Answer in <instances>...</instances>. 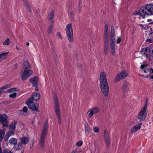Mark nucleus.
<instances>
[{
	"label": "nucleus",
	"mask_w": 153,
	"mask_h": 153,
	"mask_svg": "<svg viewBox=\"0 0 153 153\" xmlns=\"http://www.w3.org/2000/svg\"><path fill=\"white\" fill-rule=\"evenodd\" d=\"M128 75V74L126 71L125 70L123 71L117 75L115 79L116 82H118L121 79L125 78Z\"/></svg>",
	"instance_id": "6e6552de"
},
{
	"label": "nucleus",
	"mask_w": 153,
	"mask_h": 153,
	"mask_svg": "<svg viewBox=\"0 0 153 153\" xmlns=\"http://www.w3.org/2000/svg\"><path fill=\"white\" fill-rule=\"evenodd\" d=\"M54 24V21L53 20L52 21L49 26L48 30V33L49 34H51L52 33V29H53V27Z\"/></svg>",
	"instance_id": "412c9836"
},
{
	"label": "nucleus",
	"mask_w": 153,
	"mask_h": 153,
	"mask_svg": "<svg viewBox=\"0 0 153 153\" xmlns=\"http://www.w3.org/2000/svg\"><path fill=\"white\" fill-rule=\"evenodd\" d=\"M150 76L151 79H153V75H152Z\"/></svg>",
	"instance_id": "680f3d73"
},
{
	"label": "nucleus",
	"mask_w": 153,
	"mask_h": 153,
	"mask_svg": "<svg viewBox=\"0 0 153 153\" xmlns=\"http://www.w3.org/2000/svg\"><path fill=\"white\" fill-rule=\"evenodd\" d=\"M100 86L102 93L105 97L108 96L109 93V88L106 75L104 72L100 74Z\"/></svg>",
	"instance_id": "f257e3e1"
},
{
	"label": "nucleus",
	"mask_w": 153,
	"mask_h": 153,
	"mask_svg": "<svg viewBox=\"0 0 153 153\" xmlns=\"http://www.w3.org/2000/svg\"><path fill=\"white\" fill-rule=\"evenodd\" d=\"M17 88H12L10 89H9L8 90L7 92H9V93H10L11 92H13L15 91H17Z\"/></svg>",
	"instance_id": "f704fd0d"
},
{
	"label": "nucleus",
	"mask_w": 153,
	"mask_h": 153,
	"mask_svg": "<svg viewBox=\"0 0 153 153\" xmlns=\"http://www.w3.org/2000/svg\"><path fill=\"white\" fill-rule=\"evenodd\" d=\"M20 142L23 145H25L27 144L29 142V138L27 137H23L19 138Z\"/></svg>",
	"instance_id": "ddd939ff"
},
{
	"label": "nucleus",
	"mask_w": 153,
	"mask_h": 153,
	"mask_svg": "<svg viewBox=\"0 0 153 153\" xmlns=\"http://www.w3.org/2000/svg\"><path fill=\"white\" fill-rule=\"evenodd\" d=\"M153 12V4H147L144 8H141L138 11V14L144 18L146 16L151 15Z\"/></svg>",
	"instance_id": "7ed1b4c3"
},
{
	"label": "nucleus",
	"mask_w": 153,
	"mask_h": 153,
	"mask_svg": "<svg viewBox=\"0 0 153 153\" xmlns=\"http://www.w3.org/2000/svg\"><path fill=\"white\" fill-rule=\"evenodd\" d=\"M105 29L104 31V34L105 35H107L108 34V25L107 24L105 25Z\"/></svg>",
	"instance_id": "72a5a7b5"
},
{
	"label": "nucleus",
	"mask_w": 153,
	"mask_h": 153,
	"mask_svg": "<svg viewBox=\"0 0 153 153\" xmlns=\"http://www.w3.org/2000/svg\"><path fill=\"white\" fill-rule=\"evenodd\" d=\"M99 111V109L98 107H94L89 110L87 114L89 117H92L94 114H96Z\"/></svg>",
	"instance_id": "9d476101"
},
{
	"label": "nucleus",
	"mask_w": 153,
	"mask_h": 153,
	"mask_svg": "<svg viewBox=\"0 0 153 153\" xmlns=\"http://www.w3.org/2000/svg\"><path fill=\"white\" fill-rule=\"evenodd\" d=\"M123 87L124 88H126V83H124L123 86Z\"/></svg>",
	"instance_id": "13d9d810"
},
{
	"label": "nucleus",
	"mask_w": 153,
	"mask_h": 153,
	"mask_svg": "<svg viewBox=\"0 0 153 153\" xmlns=\"http://www.w3.org/2000/svg\"><path fill=\"white\" fill-rule=\"evenodd\" d=\"M146 105H144L142 108L141 111L138 113L137 115L138 119L142 122L146 118Z\"/></svg>",
	"instance_id": "423d86ee"
},
{
	"label": "nucleus",
	"mask_w": 153,
	"mask_h": 153,
	"mask_svg": "<svg viewBox=\"0 0 153 153\" xmlns=\"http://www.w3.org/2000/svg\"><path fill=\"white\" fill-rule=\"evenodd\" d=\"M36 88H35V90L36 91H39V88L37 87V86L36 87H35Z\"/></svg>",
	"instance_id": "bf43d9fd"
},
{
	"label": "nucleus",
	"mask_w": 153,
	"mask_h": 153,
	"mask_svg": "<svg viewBox=\"0 0 153 153\" xmlns=\"http://www.w3.org/2000/svg\"><path fill=\"white\" fill-rule=\"evenodd\" d=\"M26 45L27 46H29V43L28 42H27V43H26Z\"/></svg>",
	"instance_id": "052dcab7"
},
{
	"label": "nucleus",
	"mask_w": 153,
	"mask_h": 153,
	"mask_svg": "<svg viewBox=\"0 0 153 153\" xmlns=\"http://www.w3.org/2000/svg\"><path fill=\"white\" fill-rule=\"evenodd\" d=\"M48 120H46L45 121L43 129L42 131V133L41 134L39 140V144L42 148L44 146L45 138L48 132Z\"/></svg>",
	"instance_id": "20e7f679"
},
{
	"label": "nucleus",
	"mask_w": 153,
	"mask_h": 153,
	"mask_svg": "<svg viewBox=\"0 0 153 153\" xmlns=\"http://www.w3.org/2000/svg\"><path fill=\"white\" fill-rule=\"evenodd\" d=\"M5 132L3 130H0V135L4 136Z\"/></svg>",
	"instance_id": "c03bdc74"
},
{
	"label": "nucleus",
	"mask_w": 153,
	"mask_h": 153,
	"mask_svg": "<svg viewBox=\"0 0 153 153\" xmlns=\"http://www.w3.org/2000/svg\"><path fill=\"white\" fill-rule=\"evenodd\" d=\"M8 116L7 115L5 114H3L1 115L0 114V122H1L2 121L6 120L7 119Z\"/></svg>",
	"instance_id": "393cba45"
},
{
	"label": "nucleus",
	"mask_w": 153,
	"mask_h": 153,
	"mask_svg": "<svg viewBox=\"0 0 153 153\" xmlns=\"http://www.w3.org/2000/svg\"><path fill=\"white\" fill-rule=\"evenodd\" d=\"M147 66V65H141L140 66V68H141V71L142 72L148 73L149 72V68H148Z\"/></svg>",
	"instance_id": "f3484780"
},
{
	"label": "nucleus",
	"mask_w": 153,
	"mask_h": 153,
	"mask_svg": "<svg viewBox=\"0 0 153 153\" xmlns=\"http://www.w3.org/2000/svg\"><path fill=\"white\" fill-rule=\"evenodd\" d=\"M17 123L16 121H13L11 123L9 126V129L12 130H14L15 129L16 125Z\"/></svg>",
	"instance_id": "6ab92c4d"
},
{
	"label": "nucleus",
	"mask_w": 153,
	"mask_h": 153,
	"mask_svg": "<svg viewBox=\"0 0 153 153\" xmlns=\"http://www.w3.org/2000/svg\"><path fill=\"white\" fill-rule=\"evenodd\" d=\"M150 50L149 48L146 47L145 48H142L141 50V53L142 55L145 56L147 57L148 55L149 54Z\"/></svg>",
	"instance_id": "4468645a"
},
{
	"label": "nucleus",
	"mask_w": 153,
	"mask_h": 153,
	"mask_svg": "<svg viewBox=\"0 0 153 153\" xmlns=\"http://www.w3.org/2000/svg\"><path fill=\"white\" fill-rule=\"evenodd\" d=\"M38 81V78L36 76L30 79V82L33 84L34 87H36L37 86V83Z\"/></svg>",
	"instance_id": "dca6fc26"
},
{
	"label": "nucleus",
	"mask_w": 153,
	"mask_h": 153,
	"mask_svg": "<svg viewBox=\"0 0 153 153\" xmlns=\"http://www.w3.org/2000/svg\"><path fill=\"white\" fill-rule=\"evenodd\" d=\"M22 70L21 72V79L25 80L28 78L33 74V71L30 70V65L27 60L24 61L22 64Z\"/></svg>",
	"instance_id": "f03ea898"
},
{
	"label": "nucleus",
	"mask_w": 153,
	"mask_h": 153,
	"mask_svg": "<svg viewBox=\"0 0 153 153\" xmlns=\"http://www.w3.org/2000/svg\"><path fill=\"white\" fill-rule=\"evenodd\" d=\"M54 15V12L52 10L50 12L48 15V19L50 20H52L53 19Z\"/></svg>",
	"instance_id": "cd10ccee"
},
{
	"label": "nucleus",
	"mask_w": 153,
	"mask_h": 153,
	"mask_svg": "<svg viewBox=\"0 0 153 153\" xmlns=\"http://www.w3.org/2000/svg\"><path fill=\"white\" fill-rule=\"evenodd\" d=\"M23 145L19 142L17 145H15L13 147L14 149L16 151L21 150L23 147Z\"/></svg>",
	"instance_id": "a211bd4d"
},
{
	"label": "nucleus",
	"mask_w": 153,
	"mask_h": 153,
	"mask_svg": "<svg viewBox=\"0 0 153 153\" xmlns=\"http://www.w3.org/2000/svg\"><path fill=\"white\" fill-rule=\"evenodd\" d=\"M40 98V94L36 92H34L33 94L32 97H30L28 100L33 101V100H34L35 101H37L39 100Z\"/></svg>",
	"instance_id": "f8f14e48"
},
{
	"label": "nucleus",
	"mask_w": 153,
	"mask_h": 153,
	"mask_svg": "<svg viewBox=\"0 0 153 153\" xmlns=\"http://www.w3.org/2000/svg\"><path fill=\"white\" fill-rule=\"evenodd\" d=\"M55 56H56V57L55 56H54L55 62L56 63H57V62H58V58L56 57V55Z\"/></svg>",
	"instance_id": "de8ad7c7"
},
{
	"label": "nucleus",
	"mask_w": 153,
	"mask_h": 153,
	"mask_svg": "<svg viewBox=\"0 0 153 153\" xmlns=\"http://www.w3.org/2000/svg\"><path fill=\"white\" fill-rule=\"evenodd\" d=\"M110 48L111 50V53L113 55H114L115 45V43H110Z\"/></svg>",
	"instance_id": "4be33fe9"
},
{
	"label": "nucleus",
	"mask_w": 153,
	"mask_h": 153,
	"mask_svg": "<svg viewBox=\"0 0 153 153\" xmlns=\"http://www.w3.org/2000/svg\"><path fill=\"white\" fill-rule=\"evenodd\" d=\"M83 143V142L82 141L79 140L76 143V145L78 146H81Z\"/></svg>",
	"instance_id": "58836bf2"
},
{
	"label": "nucleus",
	"mask_w": 153,
	"mask_h": 153,
	"mask_svg": "<svg viewBox=\"0 0 153 153\" xmlns=\"http://www.w3.org/2000/svg\"><path fill=\"white\" fill-rule=\"evenodd\" d=\"M152 52L153 53V50H152Z\"/></svg>",
	"instance_id": "338daca9"
},
{
	"label": "nucleus",
	"mask_w": 153,
	"mask_h": 153,
	"mask_svg": "<svg viewBox=\"0 0 153 153\" xmlns=\"http://www.w3.org/2000/svg\"><path fill=\"white\" fill-rule=\"evenodd\" d=\"M9 137H6V136H5V137L4 139V140L5 141H7L8 140V138Z\"/></svg>",
	"instance_id": "603ef678"
},
{
	"label": "nucleus",
	"mask_w": 153,
	"mask_h": 153,
	"mask_svg": "<svg viewBox=\"0 0 153 153\" xmlns=\"http://www.w3.org/2000/svg\"><path fill=\"white\" fill-rule=\"evenodd\" d=\"M108 49V47L107 46H105L104 49V52L105 54H106L107 53V51Z\"/></svg>",
	"instance_id": "a19ab883"
},
{
	"label": "nucleus",
	"mask_w": 153,
	"mask_h": 153,
	"mask_svg": "<svg viewBox=\"0 0 153 153\" xmlns=\"http://www.w3.org/2000/svg\"><path fill=\"white\" fill-rule=\"evenodd\" d=\"M115 30L114 28V26H112L111 27V34L112 35H115Z\"/></svg>",
	"instance_id": "c9c22d12"
},
{
	"label": "nucleus",
	"mask_w": 153,
	"mask_h": 153,
	"mask_svg": "<svg viewBox=\"0 0 153 153\" xmlns=\"http://www.w3.org/2000/svg\"><path fill=\"white\" fill-rule=\"evenodd\" d=\"M65 31L67 38L70 42H73V30L72 24L69 23L66 26Z\"/></svg>",
	"instance_id": "39448f33"
},
{
	"label": "nucleus",
	"mask_w": 153,
	"mask_h": 153,
	"mask_svg": "<svg viewBox=\"0 0 153 153\" xmlns=\"http://www.w3.org/2000/svg\"><path fill=\"white\" fill-rule=\"evenodd\" d=\"M104 134L106 145L108 146L110 145V136L108 133L105 130H104Z\"/></svg>",
	"instance_id": "9b49d317"
},
{
	"label": "nucleus",
	"mask_w": 153,
	"mask_h": 153,
	"mask_svg": "<svg viewBox=\"0 0 153 153\" xmlns=\"http://www.w3.org/2000/svg\"><path fill=\"white\" fill-rule=\"evenodd\" d=\"M16 96V93H14L13 94H10L9 95V97L10 98H15Z\"/></svg>",
	"instance_id": "ea45409f"
},
{
	"label": "nucleus",
	"mask_w": 153,
	"mask_h": 153,
	"mask_svg": "<svg viewBox=\"0 0 153 153\" xmlns=\"http://www.w3.org/2000/svg\"><path fill=\"white\" fill-rule=\"evenodd\" d=\"M85 133L87 134V135H88L91 130L90 127L87 123H86L85 124Z\"/></svg>",
	"instance_id": "5701e85b"
},
{
	"label": "nucleus",
	"mask_w": 153,
	"mask_h": 153,
	"mask_svg": "<svg viewBox=\"0 0 153 153\" xmlns=\"http://www.w3.org/2000/svg\"><path fill=\"white\" fill-rule=\"evenodd\" d=\"M26 7H27L28 11L29 12H31V9L29 5L28 4H26Z\"/></svg>",
	"instance_id": "37998d69"
},
{
	"label": "nucleus",
	"mask_w": 153,
	"mask_h": 153,
	"mask_svg": "<svg viewBox=\"0 0 153 153\" xmlns=\"http://www.w3.org/2000/svg\"><path fill=\"white\" fill-rule=\"evenodd\" d=\"M93 131L95 133H97L99 131V128L97 127H95L93 128Z\"/></svg>",
	"instance_id": "4c0bfd02"
},
{
	"label": "nucleus",
	"mask_w": 153,
	"mask_h": 153,
	"mask_svg": "<svg viewBox=\"0 0 153 153\" xmlns=\"http://www.w3.org/2000/svg\"><path fill=\"white\" fill-rule=\"evenodd\" d=\"M16 48L18 50H21V48L19 47H18L17 46H16Z\"/></svg>",
	"instance_id": "4d7b16f0"
},
{
	"label": "nucleus",
	"mask_w": 153,
	"mask_h": 153,
	"mask_svg": "<svg viewBox=\"0 0 153 153\" xmlns=\"http://www.w3.org/2000/svg\"><path fill=\"white\" fill-rule=\"evenodd\" d=\"M114 35H110V43H115V39Z\"/></svg>",
	"instance_id": "c756f323"
},
{
	"label": "nucleus",
	"mask_w": 153,
	"mask_h": 153,
	"mask_svg": "<svg viewBox=\"0 0 153 153\" xmlns=\"http://www.w3.org/2000/svg\"><path fill=\"white\" fill-rule=\"evenodd\" d=\"M9 52H4L0 54V61H1L3 59H5L6 56Z\"/></svg>",
	"instance_id": "b1692460"
},
{
	"label": "nucleus",
	"mask_w": 153,
	"mask_h": 153,
	"mask_svg": "<svg viewBox=\"0 0 153 153\" xmlns=\"http://www.w3.org/2000/svg\"><path fill=\"white\" fill-rule=\"evenodd\" d=\"M149 74H152L153 73V69L149 68Z\"/></svg>",
	"instance_id": "09e8293b"
},
{
	"label": "nucleus",
	"mask_w": 153,
	"mask_h": 153,
	"mask_svg": "<svg viewBox=\"0 0 153 153\" xmlns=\"http://www.w3.org/2000/svg\"><path fill=\"white\" fill-rule=\"evenodd\" d=\"M17 140L16 138L12 137L11 138L9 141V143L11 145L15 146L17 142Z\"/></svg>",
	"instance_id": "aec40b11"
},
{
	"label": "nucleus",
	"mask_w": 153,
	"mask_h": 153,
	"mask_svg": "<svg viewBox=\"0 0 153 153\" xmlns=\"http://www.w3.org/2000/svg\"><path fill=\"white\" fill-rule=\"evenodd\" d=\"M54 105H59L58 102L57 97L56 95H54Z\"/></svg>",
	"instance_id": "473e14b6"
},
{
	"label": "nucleus",
	"mask_w": 153,
	"mask_h": 153,
	"mask_svg": "<svg viewBox=\"0 0 153 153\" xmlns=\"http://www.w3.org/2000/svg\"><path fill=\"white\" fill-rule=\"evenodd\" d=\"M147 21L148 22H151L150 23H149L150 24H152V23H153V22H152V20L151 19H148Z\"/></svg>",
	"instance_id": "8fccbe9b"
},
{
	"label": "nucleus",
	"mask_w": 153,
	"mask_h": 153,
	"mask_svg": "<svg viewBox=\"0 0 153 153\" xmlns=\"http://www.w3.org/2000/svg\"><path fill=\"white\" fill-rule=\"evenodd\" d=\"M51 48L52 50L53 51H54V48H53V44L52 43H51Z\"/></svg>",
	"instance_id": "5fc2aeb1"
},
{
	"label": "nucleus",
	"mask_w": 153,
	"mask_h": 153,
	"mask_svg": "<svg viewBox=\"0 0 153 153\" xmlns=\"http://www.w3.org/2000/svg\"><path fill=\"white\" fill-rule=\"evenodd\" d=\"M27 105L29 108L30 109L33 111H38L39 105L37 103L34 102L33 101H28L27 100Z\"/></svg>",
	"instance_id": "0eeeda50"
},
{
	"label": "nucleus",
	"mask_w": 153,
	"mask_h": 153,
	"mask_svg": "<svg viewBox=\"0 0 153 153\" xmlns=\"http://www.w3.org/2000/svg\"><path fill=\"white\" fill-rule=\"evenodd\" d=\"M27 108L26 106L24 107L23 108L22 110L21 111H20L21 112H22L23 113V114H23L24 115H26L27 114Z\"/></svg>",
	"instance_id": "bb28decb"
},
{
	"label": "nucleus",
	"mask_w": 153,
	"mask_h": 153,
	"mask_svg": "<svg viewBox=\"0 0 153 153\" xmlns=\"http://www.w3.org/2000/svg\"><path fill=\"white\" fill-rule=\"evenodd\" d=\"M77 152V149H75L71 153H76Z\"/></svg>",
	"instance_id": "864d4df0"
},
{
	"label": "nucleus",
	"mask_w": 153,
	"mask_h": 153,
	"mask_svg": "<svg viewBox=\"0 0 153 153\" xmlns=\"http://www.w3.org/2000/svg\"><path fill=\"white\" fill-rule=\"evenodd\" d=\"M142 123H139L135 125L131 129L132 133H134L139 130L141 127Z\"/></svg>",
	"instance_id": "2eb2a0df"
},
{
	"label": "nucleus",
	"mask_w": 153,
	"mask_h": 153,
	"mask_svg": "<svg viewBox=\"0 0 153 153\" xmlns=\"http://www.w3.org/2000/svg\"><path fill=\"white\" fill-rule=\"evenodd\" d=\"M146 41L150 43H152L153 42V40L151 39H147Z\"/></svg>",
	"instance_id": "49530a36"
},
{
	"label": "nucleus",
	"mask_w": 153,
	"mask_h": 153,
	"mask_svg": "<svg viewBox=\"0 0 153 153\" xmlns=\"http://www.w3.org/2000/svg\"><path fill=\"white\" fill-rule=\"evenodd\" d=\"M140 26L141 27H143V25L142 24H140Z\"/></svg>",
	"instance_id": "e2e57ef3"
},
{
	"label": "nucleus",
	"mask_w": 153,
	"mask_h": 153,
	"mask_svg": "<svg viewBox=\"0 0 153 153\" xmlns=\"http://www.w3.org/2000/svg\"><path fill=\"white\" fill-rule=\"evenodd\" d=\"M81 152V151H79V152Z\"/></svg>",
	"instance_id": "69168bd1"
},
{
	"label": "nucleus",
	"mask_w": 153,
	"mask_h": 153,
	"mask_svg": "<svg viewBox=\"0 0 153 153\" xmlns=\"http://www.w3.org/2000/svg\"><path fill=\"white\" fill-rule=\"evenodd\" d=\"M121 39L120 37H118L117 39V44H118L120 43L121 42Z\"/></svg>",
	"instance_id": "79ce46f5"
},
{
	"label": "nucleus",
	"mask_w": 153,
	"mask_h": 153,
	"mask_svg": "<svg viewBox=\"0 0 153 153\" xmlns=\"http://www.w3.org/2000/svg\"><path fill=\"white\" fill-rule=\"evenodd\" d=\"M11 43L9 38H7L6 40L4 41L3 43V45L5 46H7L9 45Z\"/></svg>",
	"instance_id": "c85d7f7f"
},
{
	"label": "nucleus",
	"mask_w": 153,
	"mask_h": 153,
	"mask_svg": "<svg viewBox=\"0 0 153 153\" xmlns=\"http://www.w3.org/2000/svg\"><path fill=\"white\" fill-rule=\"evenodd\" d=\"M104 39L105 40V43H108V35L107 34V35H105L104 34Z\"/></svg>",
	"instance_id": "e433bc0d"
},
{
	"label": "nucleus",
	"mask_w": 153,
	"mask_h": 153,
	"mask_svg": "<svg viewBox=\"0 0 153 153\" xmlns=\"http://www.w3.org/2000/svg\"><path fill=\"white\" fill-rule=\"evenodd\" d=\"M54 108L55 112L58 119V123L60 124L61 123V117L59 105H54Z\"/></svg>",
	"instance_id": "1a4fd4ad"
},
{
	"label": "nucleus",
	"mask_w": 153,
	"mask_h": 153,
	"mask_svg": "<svg viewBox=\"0 0 153 153\" xmlns=\"http://www.w3.org/2000/svg\"><path fill=\"white\" fill-rule=\"evenodd\" d=\"M148 76H146V77H148Z\"/></svg>",
	"instance_id": "0e129e2a"
},
{
	"label": "nucleus",
	"mask_w": 153,
	"mask_h": 153,
	"mask_svg": "<svg viewBox=\"0 0 153 153\" xmlns=\"http://www.w3.org/2000/svg\"><path fill=\"white\" fill-rule=\"evenodd\" d=\"M78 11L80 13L81 11V9L82 7V0H79L78 1Z\"/></svg>",
	"instance_id": "a878e982"
},
{
	"label": "nucleus",
	"mask_w": 153,
	"mask_h": 153,
	"mask_svg": "<svg viewBox=\"0 0 153 153\" xmlns=\"http://www.w3.org/2000/svg\"><path fill=\"white\" fill-rule=\"evenodd\" d=\"M18 65L17 64H15L14 65V67L15 68H17L18 67Z\"/></svg>",
	"instance_id": "6e6d98bb"
},
{
	"label": "nucleus",
	"mask_w": 153,
	"mask_h": 153,
	"mask_svg": "<svg viewBox=\"0 0 153 153\" xmlns=\"http://www.w3.org/2000/svg\"><path fill=\"white\" fill-rule=\"evenodd\" d=\"M4 135H0V141H1L3 139L4 137Z\"/></svg>",
	"instance_id": "3c124183"
},
{
	"label": "nucleus",
	"mask_w": 153,
	"mask_h": 153,
	"mask_svg": "<svg viewBox=\"0 0 153 153\" xmlns=\"http://www.w3.org/2000/svg\"><path fill=\"white\" fill-rule=\"evenodd\" d=\"M1 122L3 126L6 127L8 126V121L7 120L2 121Z\"/></svg>",
	"instance_id": "7c9ffc66"
},
{
	"label": "nucleus",
	"mask_w": 153,
	"mask_h": 153,
	"mask_svg": "<svg viewBox=\"0 0 153 153\" xmlns=\"http://www.w3.org/2000/svg\"><path fill=\"white\" fill-rule=\"evenodd\" d=\"M14 131L13 130V131H9L6 134V137H9L11 135L14 134Z\"/></svg>",
	"instance_id": "2f4dec72"
},
{
	"label": "nucleus",
	"mask_w": 153,
	"mask_h": 153,
	"mask_svg": "<svg viewBox=\"0 0 153 153\" xmlns=\"http://www.w3.org/2000/svg\"><path fill=\"white\" fill-rule=\"evenodd\" d=\"M57 36H58V37H59V39H62V37L61 36V34L59 32H58L57 33Z\"/></svg>",
	"instance_id": "a18cd8bd"
}]
</instances>
